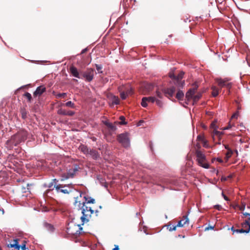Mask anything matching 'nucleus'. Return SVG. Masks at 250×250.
<instances>
[{
  "mask_svg": "<svg viewBox=\"0 0 250 250\" xmlns=\"http://www.w3.org/2000/svg\"><path fill=\"white\" fill-rule=\"evenodd\" d=\"M232 154V151L230 149H228V152L226 154V157H225V158H226L227 161L229 160V158L231 157Z\"/></svg>",
  "mask_w": 250,
  "mask_h": 250,
  "instance_id": "nucleus-29",
  "label": "nucleus"
},
{
  "mask_svg": "<svg viewBox=\"0 0 250 250\" xmlns=\"http://www.w3.org/2000/svg\"><path fill=\"white\" fill-rule=\"evenodd\" d=\"M156 94L158 97H159V98L162 97V94L161 93V92H160L159 91H157Z\"/></svg>",
  "mask_w": 250,
  "mask_h": 250,
  "instance_id": "nucleus-43",
  "label": "nucleus"
},
{
  "mask_svg": "<svg viewBox=\"0 0 250 250\" xmlns=\"http://www.w3.org/2000/svg\"><path fill=\"white\" fill-rule=\"evenodd\" d=\"M232 126H233V125H231L230 123H229L227 126L224 127L223 128H222V129L223 130H228V129L231 128Z\"/></svg>",
  "mask_w": 250,
  "mask_h": 250,
  "instance_id": "nucleus-39",
  "label": "nucleus"
},
{
  "mask_svg": "<svg viewBox=\"0 0 250 250\" xmlns=\"http://www.w3.org/2000/svg\"><path fill=\"white\" fill-rule=\"evenodd\" d=\"M25 97L28 99V100L30 101L32 99L31 95L29 93H26L25 94Z\"/></svg>",
  "mask_w": 250,
  "mask_h": 250,
  "instance_id": "nucleus-38",
  "label": "nucleus"
},
{
  "mask_svg": "<svg viewBox=\"0 0 250 250\" xmlns=\"http://www.w3.org/2000/svg\"><path fill=\"white\" fill-rule=\"evenodd\" d=\"M229 81L230 80L228 78L216 79V82L217 83L220 88H218L216 86H212L211 89L212 91V96L213 97H216L220 91V88L222 87H226L227 88L230 89L231 87V83L229 82Z\"/></svg>",
  "mask_w": 250,
  "mask_h": 250,
  "instance_id": "nucleus-2",
  "label": "nucleus"
},
{
  "mask_svg": "<svg viewBox=\"0 0 250 250\" xmlns=\"http://www.w3.org/2000/svg\"><path fill=\"white\" fill-rule=\"evenodd\" d=\"M243 213L245 216H250V218L248 220H245V221L242 224V228L241 229H233V228L232 227L231 229L233 233H248L250 230V213L248 212H243Z\"/></svg>",
  "mask_w": 250,
  "mask_h": 250,
  "instance_id": "nucleus-6",
  "label": "nucleus"
},
{
  "mask_svg": "<svg viewBox=\"0 0 250 250\" xmlns=\"http://www.w3.org/2000/svg\"><path fill=\"white\" fill-rule=\"evenodd\" d=\"M96 69L98 71V72L99 73H102V71H101V70L102 69V66L101 65H100L98 64H96Z\"/></svg>",
  "mask_w": 250,
  "mask_h": 250,
  "instance_id": "nucleus-32",
  "label": "nucleus"
},
{
  "mask_svg": "<svg viewBox=\"0 0 250 250\" xmlns=\"http://www.w3.org/2000/svg\"><path fill=\"white\" fill-rule=\"evenodd\" d=\"M84 52V50H83L82 53H83Z\"/></svg>",
  "mask_w": 250,
  "mask_h": 250,
  "instance_id": "nucleus-50",
  "label": "nucleus"
},
{
  "mask_svg": "<svg viewBox=\"0 0 250 250\" xmlns=\"http://www.w3.org/2000/svg\"><path fill=\"white\" fill-rule=\"evenodd\" d=\"M70 70L71 74H72V75L74 77L78 78H81V77L79 75V73L78 71V70L76 67H75L74 66H71L70 68Z\"/></svg>",
  "mask_w": 250,
  "mask_h": 250,
  "instance_id": "nucleus-21",
  "label": "nucleus"
},
{
  "mask_svg": "<svg viewBox=\"0 0 250 250\" xmlns=\"http://www.w3.org/2000/svg\"><path fill=\"white\" fill-rule=\"evenodd\" d=\"M14 243H15L14 244H11V247H13V248H15L16 249L19 248V246L18 245V242H17V241L15 240L14 241Z\"/></svg>",
  "mask_w": 250,
  "mask_h": 250,
  "instance_id": "nucleus-33",
  "label": "nucleus"
},
{
  "mask_svg": "<svg viewBox=\"0 0 250 250\" xmlns=\"http://www.w3.org/2000/svg\"><path fill=\"white\" fill-rule=\"evenodd\" d=\"M196 161L199 166L205 168H209V164L205 154L199 150L196 151Z\"/></svg>",
  "mask_w": 250,
  "mask_h": 250,
  "instance_id": "nucleus-4",
  "label": "nucleus"
},
{
  "mask_svg": "<svg viewBox=\"0 0 250 250\" xmlns=\"http://www.w3.org/2000/svg\"><path fill=\"white\" fill-rule=\"evenodd\" d=\"M65 93H59L56 96L57 98H64L66 96Z\"/></svg>",
  "mask_w": 250,
  "mask_h": 250,
  "instance_id": "nucleus-36",
  "label": "nucleus"
},
{
  "mask_svg": "<svg viewBox=\"0 0 250 250\" xmlns=\"http://www.w3.org/2000/svg\"><path fill=\"white\" fill-rule=\"evenodd\" d=\"M178 226H177V225L176 226H169V227H168V229L169 231L175 230L176 229V228Z\"/></svg>",
  "mask_w": 250,
  "mask_h": 250,
  "instance_id": "nucleus-37",
  "label": "nucleus"
},
{
  "mask_svg": "<svg viewBox=\"0 0 250 250\" xmlns=\"http://www.w3.org/2000/svg\"><path fill=\"white\" fill-rule=\"evenodd\" d=\"M245 206H242L240 208V209L241 210H244V209H245Z\"/></svg>",
  "mask_w": 250,
  "mask_h": 250,
  "instance_id": "nucleus-44",
  "label": "nucleus"
},
{
  "mask_svg": "<svg viewBox=\"0 0 250 250\" xmlns=\"http://www.w3.org/2000/svg\"><path fill=\"white\" fill-rule=\"evenodd\" d=\"M222 195L225 200L229 201V198L224 194L223 192L222 193Z\"/></svg>",
  "mask_w": 250,
  "mask_h": 250,
  "instance_id": "nucleus-41",
  "label": "nucleus"
},
{
  "mask_svg": "<svg viewBox=\"0 0 250 250\" xmlns=\"http://www.w3.org/2000/svg\"><path fill=\"white\" fill-rule=\"evenodd\" d=\"M107 98L112 103V104H120V99L118 96H116L112 94H109L108 95Z\"/></svg>",
  "mask_w": 250,
  "mask_h": 250,
  "instance_id": "nucleus-16",
  "label": "nucleus"
},
{
  "mask_svg": "<svg viewBox=\"0 0 250 250\" xmlns=\"http://www.w3.org/2000/svg\"><path fill=\"white\" fill-rule=\"evenodd\" d=\"M66 106H70L71 107H74V104L73 103H72L71 101H68L65 104Z\"/></svg>",
  "mask_w": 250,
  "mask_h": 250,
  "instance_id": "nucleus-34",
  "label": "nucleus"
},
{
  "mask_svg": "<svg viewBox=\"0 0 250 250\" xmlns=\"http://www.w3.org/2000/svg\"><path fill=\"white\" fill-rule=\"evenodd\" d=\"M247 208H250V204L248 206Z\"/></svg>",
  "mask_w": 250,
  "mask_h": 250,
  "instance_id": "nucleus-48",
  "label": "nucleus"
},
{
  "mask_svg": "<svg viewBox=\"0 0 250 250\" xmlns=\"http://www.w3.org/2000/svg\"><path fill=\"white\" fill-rule=\"evenodd\" d=\"M45 91V88L42 86H39L34 93V96H40Z\"/></svg>",
  "mask_w": 250,
  "mask_h": 250,
  "instance_id": "nucleus-20",
  "label": "nucleus"
},
{
  "mask_svg": "<svg viewBox=\"0 0 250 250\" xmlns=\"http://www.w3.org/2000/svg\"><path fill=\"white\" fill-rule=\"evenodd\" d=\"M154 85L149 83H144L141 86V90L143 94H146L153 89Z\"/></svg>",
  "mask_w": 250,
  "mask_h": 250,
  "instance_id": "nucleus-9",
  "label": "nucleus"
},
{
  "mask_svg": "<svg viewBox=\"0 0 250 250\" xmlns=\"http://www.w3.org/2000/svg\"><path fill=\"white\" fill-rule=\"evenodd\" d=\"M58 114L60 115H68L71 116L74 114V112L71 110L66 111L65 109L61 108L58 110Z\"/></svg>",
  "mask_w": 250,
  "mask_h": 250,
  "instance_id": "nucleus-19",
  "label": "nucleus"
},
{
  "mask_svg": "<svg viewBox=\"0 0 250 250\" xmlns=\"http://www.w3.org/2000/svg\"><path fill=\"white\" fill-rule=\"evenodd\" d=\"M79 149L83 152L84 154H88L89 153V149L87 147L83 145H81L79 147Z\"/></svg>",
  "mask_w": 250,
  "mask_h": 250,
  "instance_id": "nucleus-22",
  "label": "nucleus"
},
{
  "mask_svg": "<svg viewBox=\"0 0 250 250\" xmlns=\"http://www.w3.org/2000/svg\"><path fill=\"white\" fill-rule=\"evenodd\" d=\"M184 97V93L182 91H178L176 94V98L178 100H181Z\"/></svg>",
  "mask_w": 250,
  "mask_h": 250,
  "instance_id": "nucleus-28",
  "label": "nucleus"
},
{
  "mask_svg": "<svg viewBox=\"0 0 250 250\" xmlns=\"http://www.w3.org/2000/svg\"><path fill=\"white\" fill-rule=\"evenodd\" d=\"M53 194V190L52 189H48L44 193L43 196L44 198L46 197H51Z\"/></svg>",
  "mask_w": 250,
  "mask_h": 250,
  "instance_id": "nucleus-27",
  "label": "nucleus"
},
{
  "mask_svg": "<svg viewBox=\"0 0 250 250\" xmlns=\"http://www.w3.org/2000/svg\"><path fill=\"white\" fill-rule=\"evenodd\" d=\"M118 140L124 147L129 146V140L128 133H125L119 135L118 136Z\"/></svg>",
  "mask_w": 250,
  "mask_h": 250,
  "instance_id": "nucleus-8",
  "label": "nucleus"
},
{
  "mask_svg": "<svg viewBox=\"0 0 250 250\" xmlns=\"http://www.w3.org/2000/svg\"><path fill=\"white\" fill-rule=\"evenodd\" d=\"M175 92V88L174 86L165 89L164 91L166 96L169 99L173 97Z\"/></svg>",
  "mask_w": 250,
  "mask_h": 250,
  "instance_id": "nucleus-14",
  "label": "nucleus"
},
{
  "mask_svg": "<svg viewBox=\"0 0 250 250\" xmlns=\"http://www.w3.org/2000/svg\"><path fill=\"white\" fill-rule=\"evenodd\" d=\"M239 116V112L238 111L234 113L231 116V120L233 119H237Z\"/></svg>",
  "mask_w": 250,
  "mask_h": 250,
  "instance_id": "nucleus-35",
  "label": "nucleus"
},
{
  "mask_svg": "<svg viewBox=\"0 0 250 250\" xmlns=\"http://www.w3.org/2000/svg\"><path fill=\"white\" fill-rule=\"evenodd\" d=\"M40 210L42 212H46L49 210V208L43 204L42 202L41 203Z\"/></svg>",
  "mask_w": 250,
  "mask_h": 250,
  "instance_id": "nucleus-25",
  "label": "nucleus"
},
{
  "mask_svg": "<svg viewBox=\"0 0 250 250\" xmlns=\"http://www.w3.org/2000/svg\"><path fill=\"white\" fill-rule=\"evenodd\" d=\"M94 71L93 69H87L83 73V77L88 82L91 81L94 77Z\"/></svg>",
  "mask_w": 250,
  "mask_h": 250,
  "instance_id": "nucleus-10",
  "label": "nucleus"
},
{
  "mask_svg": "<svg viewBox=\"0 0 250 250\" xmlns=\"http://www.w3.org/2000/svg\"><path fill=\"white\" fill-rule=\"evenodd\" d=\"M216 161H218L220 163H222L223 162V160L221 158H217L216 159Z\"/></svg>",
  "mask_w": 250,
  "mask_h": 250,
  "instance_id": "nucleus-42",
  "label": "nucleus"
},
{
  "mask_svg": "<svg viewBox=\"0 0 250 250\" xmlns=\"http://www.w3.org/2000/svg\"><path fill=\"white\" fill-rule=\"evenodd\" d=\"M118 90L122 100H125L128 96L132 95L133 93L132 88L129 84L120 86L118 88Z\"/></svg>",
  "mask_w": 250,
  "mask_h": 250,
  "instance_id": "nucleus-5",
  "label": "nucleus"
},
{
  "mask_svg": "<svg viewBox=\"0 0 250 250\" xmlns=\"http://www.w3.org/2000/svg\"><path fill=\"white\" fill-rule=\"evenodd\" d=\"M201 97V95L200 94H198L196 95L194 94V97H193V104H194L195 102H197L200 99Z\"/></svg>",
  "mask_w": 250,
  "mask_h": 250,
  "instance_id": "nucleus-30",
  "label": "nucleus"
},
{
  "mask_svg": "<svg viewBox=\"0 0 250 250\" xmlns=\"http://www.w3.org/2000/svg\"><path fill=\"white\" fill-rule=\"evenodd\" d=\"M45 228L49 231L52 232L54 230V227L52 225L50 224L45 223L44 224Z\"/></svg>",
  "mask_w": 250,
  "mask_h": 250,
  "instance_id": "nucleus-26",
  "label": "nucleus"
},
{
  "mask_svg": "<svg viewBox=\"0 0 250 250\" xmlns=\"http://www.w3.org/2000/svg\"><path fill=\"white\" fill-rule=\"evenodd\" d=\"M89 244L88 243H85L83 245V246H88Z\"/></svg>",
  "mask_w": 250,
  "mask_h": 250,
  "instance_id": "nucleus-46",
  "label": "nucleus"
},
{
  "mask_svg": "<svg viewBox=\"0 0 250 250\" xmlns=\"http://www.w3.org/2000/svg\"><path fill=\"white\" fill-rule=\"evenodd\" d=\"M119 248L118 246H115V248L112 250H119Z\"/></svg>",
  "mask_w": 250,
  "mask_h": 250,
  "instance_id": "nucleus-45",
  "label": "nucleus"
},
{
  "mask_svg": "<svg viewBox=\"0 0 250 250\" xmlns=\"http://www.w3.org/2000/svg\"><path fill=\"white\" fill-rule=\"evenodd\" d=\"M216 121L213 122L210 125V128L212 130V138L214 141L215 140V138H218L220 140L221 137L223 135V132L217 130L218 127L216 125Z\"/></svg>",
  "mask_w": 250,
  "mask_h": 250,
  "instance_id": "nucleus-7",
  "label": "nucleus"
},
{
  "mask_svg": "<svg viewBox=\"0 0 250 250\" xmlns=\"http://www.w3.org/2000/svg\"><path fill=\"white\" fill-rule=\"evenodd\" d=\"M56 191L57 193L62 192L64 194H68L69 192V191L65 188V186H63L62 185H58L56 187Z\"/></svg>",
  "mask_w": 250,
  "mask_h": 250,
  "instance_id": "nucleus-18",
  "label": "nucleus"
},
{
  "mask_svg": "<svg viewBox=\"0 0 250 250\" xmlns=\"http://www.w3.org/2000/svg\"><path fill=\"white\" fill-rule=\"evenodd\" d=\"M120 120H121V122L120 123V124L125 125L126 124V123L125 122V118L124 116H120Z\"/></svg>",
  "mask_w": 250,
  "mask_h": 250,
  "instance_id": "nucleus-31",
  "label": "nucleus"
},
{
  "mask_svg": "<svg viewBox=\"0 0 250 250\" xmlns=\"http://www.w3.org/2000/svg\"><path fill=\"white\" fill-rule=\"evenodd\" d=\"M225 148H226V149H228V147H227V146H225Z\"/></svg>",
  "mask_w": 250,
  "mask_h": 250,
  "instance_id": "nucleus-49",
  "label": "nucleus"
},
{
  "mask_svg": "<svg viewBox=\"0 0 250 250\" xmlns=\"http://www.w3.org/2000/svg\"><path fill=\"white\" fill-rule=\"evenodd\" d=\"M79 226H76L74 224L72 223L68 225V227L67 228V233L68 234L76 235L78 234V230L75 231L74 229H78Z\"/></svg>",
  "mask_w": 250,
  "mask_h": 250,
  "instance_id": "nucleus-12",
  "label": "nucleus"
},
{
  "mask_svg": "<svg viewBox=\"0 0 250 250\" xmlns=\"http://www.w3.org/2000/svg\"><path fill=\"white\" fill-rule=\"evenodd\" d=\"M79 193V197H75V205L82 210L83 215L81 219L84 223L85 221H88V217L93 213V210L88 204L94 203L95 200L90 197H86L84 193L81 192Z\"/></svg>",
  "mask_w": 250,
  "mask_h": 250,
  "instance_id": "nucleus-1",
  "label": "nucleus"
},
{
  "mask_svg": "<svg viewBox=\"0 0 250 250\" xmlns=\"http://www.w3.org/2000/svg\"><path fill=\"white\" fill-rule=\"evenodd\" d=\"M88 154H89L91 156L93 159H97L99 157V154L96 150L90 149L89 150V153Z\"/></svg>",
  "mask_w": 250,
  "mask_h": 250,
  "instance_id": "nucleus-23",
  "label": "nucleus"
},
{
  "mask_svg": "<svg viewBox=\"0 0 250 250\" xmlns=\"http://www.w3.org/2000/svg\"><path fill=\"white\" fill-rule=\"evenodd\" d=\"M197 141L198 142V144H202L203 147L205 148H209L210 147L203 135H199L198 136Z\"/></svg>",
  "mask_w": 250,
  "mask_h": 250,
  "instance_id": "nucleus-13",
  "label": "nucleus"
},
{
  "mask_svg": "<svg viewBox=\"0 0 250 250\" xmlns=\"http://www.w3.org/2000/svg\"><path fill=\"white\" fill-rule=\"evenodd\" d=\"M155 102H156L157 105L159 106H161L162 105V103L160 100L156 99Z\"/></svg>",
  "mask_w": 250,
  "mask_h": 250,
  "instance_id": "nucleus-40",
  "label": "nucleus"
},
{
  "mask_svg": "<svg viewBox=\"0 0 250 250\" xmlns=\"http://www.w3.org/2000/svg\"><path fill=\"white\" fill-rule=\"evenodd\" d=\"M228 179V178H222L221 179V180L223 181V180H227Z\"/></svg>",
  "mask_w": 250,
  "mask_h": 250,
  "instance_id": "nucleus-47",
  "label": "nucleus"
},
{
  "mask_svg": "<svg viewBox=\"0 0 250 250\" xmlns=\"http://www.w3.org/2000/svg\"><path fill=\"white\" fill-rule=\"evenodd\" d=\"M27 132L26 131L22 130L18 132L16 134L12 137L10 140L7 141V145L12 144L16 146L22 141H24L27 137Z\"/></svg>",
  "mask_w": 250,
  "mask_h": 250,
  "instance_id": "nucleus-3",
  "label": "nucleus"
},
{
  "mask_svg": "<svg viewBox=\"0 0 250 250\" xmlns=\"http://www.w3.org/2000/svg\"><path fill=\"white\" fill-rule=\"evenodd\" d=\"M184 74V73L183 71H182L180 72L178 75L176 77V76L173 74L170 73L169 77L172 79H176L177 80H180L183 78Z\"/></svg>",
  "mask_w": 250,
  "mask_h": 250,
  "instance_id": "nucleus-24",
  "label": "nucleus"
},
{
  "mask_svg": "<svg viewBox=\"0 0 250 250\" xmlns=\"http://www.w3.org/2000/svg\"><path fill=\"white\" fill-rule=\"evenodd\" d=\"M196 91V88H193L190 89L186 94V98L188 101H189L193 99L194 95L195 94Z\"/></svg>",
  "mask_w": 250,
  "mask_h": 250,
  "instance_id": "nucleus-15",
  "label": "nucleus"
},
{
  "mask_svg": "<svg viewBox=\"0 0 250 250\" xmlns=\"http://www.w3.org/2000/svg\"><path fill=\"white\" fill-rule=\"evenodd\" d=\"M188 224L189 220L188 218V216L186 215L184 216L183 218L178 222L177 226L179 227H182L185 226L186 225H188Z\"/></svg>",
  "mask_w": 250,
  "mask_h": 250,
  "instance_id": "nucleus-17",
  "label": "nucleus"
},
{
  "mask_svg": "<svg viewBox=\"0 0 250 250\" xmlns=\"http://www.w3.org/2000/svg\"><path fill=\"white\" fill-rule=\"evenodd\" d=\"M156 98L154 97H143L141 102V105L143 107H146L147 105V103H153Z\"/></svg>",
  "mask_w": 250,
  "mask_h": 250,
  "instance_id": "nucleus-11",
  "label": "nucleus"
}]
</instances>
